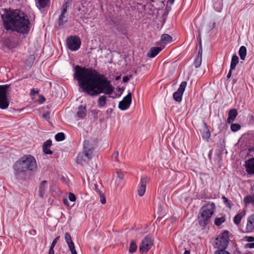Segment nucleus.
Here are the masks:
<instances>
[{"mask_svg": "<svg viewBox=\"0 0 254 254\" xmlns=\"http://www.w3.org/2000/svg\"><path fill=\"white\" fill-rule=\"evenodd\" d=\"M120 78V76H118L116 77V79L118 80Z\"/></svg>", "mask_w": 254, "mask_h": 254, "instance_id": "obj_59", "label": "nucleus"}, {"mask_svg": "<svg viewBox=\"0 0 254 254\" xmlns=\"http://www.w3.org/2000/svg\"><path fill=\"white\" fill-rule=\"evenodd\" d=\"M252 189L254 191V186L253 187Z\"/></svg>", "mask_w": 254, "mask_h": 254, "instance_id": "obj_60", "label": "nucleus"}, {"mask_svg": "<svg viewBox=\"0 0 254 254\" xmlns=\"http://www.w3.org/2000/svg\"><path fill=\"white\" fill-rule=\"evenodd\" d=\"M119 156V153L118 152H116L113 154V156L116 159L118 158Z\"/></svg>", "mask_w": 254, "mask_h": 254, "instance_id": "obj_52", "label": "nucleus"}, {"mask_svg": "<svg viewBox=\"0 0 254 254\" xmlns=\"http://www.w3.org/2000/svg\"><path fill=\"white\" fill-rule=\"evenodd\" d=\"M246 171L249 175H254V158L245 161Z\"/></svg>", "mask_w": 254, "mask_h": 254, "instance_id": "obj_12", "label": "nucleus"}, {"mask_svg": "<svg viewBox=\"0 0 254 254\" xmlns=\"http://www.w3.org/2000/svg\"><path fill=\"white\" fill-rule=\"evenodd\" d=\"M202 56V42L200 38H199L198 42V50L197 57H201Z\"/></svg>", "mask_w": 254, "mask_h": 254, "instance_id": "obj_35", "label": "nucleus"}, {"mask_svg": "<svg viewBox=\"0 0 254 254\" xmlns=\"http://www.w3.org/2000/svg\"><path fill=\"white\" fill-rule=\"evenodd\" d=\"M68 199L71 202H74L76 200V196L75 195L71 192H69L68 193Z\"/></svg>", "mask_w": 254, "mask_h": 254, "instance_id": "obj_41", "label": "nucleus"}, {"mask_svg": "<svg viewBox=\"0 0 254 254\" xmlns=\"http://www.w3.org/2000/svg\"><path fill=\"white\" fill-rule=\"evenodd\" d=\"M37 7L39 9L45 8L50 5V0H35Z\"/></svg>", "mask_w": 254, "mask_h": 254, "instance_id": "obj_19", "label": "nucleus"}, {"mask_svg": "<svg viewBox=\"0 0 254 254\" xmlns=\"http://www.w3.org/2000/svg\"><path fill=\"white\" fill-rule=\"evenodd\" d=\"M67 48L71 51H75L79 48V38L77 36H70L66 39Z\"/></svg>", "mask_w": 254, "mask_h": 254, "instance_id": "obj_8", "label": "nucleus"}, {"mask_svg": "<svg viewBox=\"0 0 254 254\" xmlns=\"http://www.w3.org/2000/svg\"><path fill=\"white\" fill-rule=\"evenodd\" d=\"M55 138L57 141H62L65 139V135L63 132H59L55 136Z\"/></svg>", "mask_w": 254, "mask_h": 254, "instance_id": "obj_33", "label": "nucleus"}, {"mask_svg": "<svg viewBox=\"0 0 254 254\" xmlns=\"http://www.w3.org/2000/svg\"><path fill=\"white\" fill-rule=\"evenodd\" d=\"M214 254H231L224 249H218L214 252Z\"/></svg>", "mask_w": 254, "mask_h": 254, "instance_id": "obj_38", "label": "nucleus"}, {"mask_svg": "<svg viewBox=\"0 0 254 254\" xmlns=\"http://www.w3.org/2000/svg\"><path fill=\"white\" fill-rule=\"evenodd\" d=\"M39 90H36L35 88H32L30 91V95H34L35 94H38L39 93Z\"/></svg>", "mask_w": 254, "mask_h": 254, "instance_id": "obj_45", "label": "nucleus"}, {"mask_svg": "<svg viewBox=\"0 0 254 254\" xmlns=\"http://www.w3.org/2000/svg\"><path fill=\"white\" fill-rule=\"evenodd\" d=\"M70 64L73 68L74 72L73 74L74 79L78 82V85L79 86V65H75L73 62L70 63Z\"/></svg>", "mask_w": 254, "mask_h": 254, "instance_id": "obj_16", "label": "nucleus"}, {"mask_svg": "<svg viewBox=\"0 0 254 254\" xmlns=\"http://www.w3.org/2000/svg\"><path fill=\"white\" fill-rule=\"evenodd\" d=\"M6 11L3 22L5 28L19 33L24 36L28 35L31 27L28 16L24 13H20L18 9Z\"/></svg>", "mask_w": 254, "mask_h": 254, "instance_id": "obj_2", "label": "nucleus"}, {"mask_svg": "<svg viewBox=\"0 0 254 254\" xmlns=\"http://www.w3.org/2000/svg\"><path fill=\"white\" fill-rule=\"evenodd\" d=\"M48 254H55L54 249H50Z\"/></svg>", "mask_w": 254, "mask_h": 254, "instance_id": "obj_51", "label": "nucleus"}, {"mask_svg": "<svg viewBox=\"0 0 254 254\" xmlns=\"http://www.w3.org/2000/svg\"><path fill=\"white\" fill-rule=\"evenodd\" d=\"M131 103V93L129 92L119 103V108L125 111L127 110L130 106Z\"/></svg>", "mask_w": 254, "mask_h": 254, "instance_id": "obj_10", "label": "nucleus"}, {"mask_svg": "<svg viewBox=\"0 0 254 254\" xmlns=\"http://www.w3.org/2000/svg\"><path fill=\"white\" fill-rule=\"evenodd\" d=\"M238 115L237 110L235 109H231L229 111L228 113V117L227 118L228 123H230L233 122L236 119Z\"/></svg>", "mask_w": 254, "mask_h": 254, "instance_id": "obj_20", "label": "nucleus"}, {"mask_svg": "<svg viewBox=\"0 0 254 254\" xmlns=\"http://www.w3.org/2000/svg\"><path fill=\"white\" fill-rule=\"evenodd\" d=\"M9 102L7 98H0V108L1 109H5L8 108Z\"/></svg>", "mask_w": 254, "mask_h": 254, "instance_id": "obj_28", "label": "nucleus"}, {"mask_svg": "<svg viewBox=\"0 0 254 254\" xmlns=\"http://www.w3.org/2000/svg\"><path fill=\"white\" fill-rule=\"evenodd\" d=\"M52 145V141L51 139H48L44 142L42 149L45 154L51 155L53 153V152L50 149Z\"/></svg>", "mask_w": 254, "mask_h": 254, "instance_id": "obj_15", "label": "nucleus"}, {"mask_svg": "<svg viewBox=\"0 0 254 254\" xmlns=\"http://www.w3.org/2000/svg\"><path fill=\"white\" fill-rule=\"evenodd\" d=\"M80 118L82 117V114H83L84 116H85V114L84 113L82 114V113H81V111H80Z\"/></svg>", "mask_w": 254, "mask_h": 254, "instance_id": "obj_56", "label": "nucleus"}, {"mask_svg": "<svg viewBox=\"0 0 254 254\" xmlns=\"http://www.w3.org/2000/svg\"><path fill=\"white\" fill-rule=\"evenodd\" d=\"M233 254H242L240 251L236 250L234 252Z\"/></svg>", "mask_w": 254, "mask_h": 254, "instance_id": "obj_53", "label": "nucleus"}, {"mask_svg": "<svg viewBox=\"0 0 254 254\" xmlns=\"http://www.w3.org/2000/svg\"><path fill=\"white\" fill-rule=\"evenodd\" d=\"M84 68L80 67V88L90 96H97L101 93L111 95L114 87L111 81L104 74L96 70H91L83 77L81 76Z\"/></svg>", "mask_w": 254, "mask_h": 254, "instance_id": "obj_1", "label": "nucleus"}, {"mask_svg": "<svg viewBox=\"0 0 254 254\" xmlns=\"http://www.w3.org/2000/svg\"><path fill=\"white\" fill-rule=\"evenodd\" d=\"M60 236H57L52 242L50 249H54L55 245L57 243L58 240L60 239Z\"/></svg>", "mask_w": 254, "mask_h": 254, "instance_id": "obj_39", "label": "nucleus"}, {"mask_svg": "<svg viewBox=\"0 0 254 254\" xmlns=\"http://www.w3.org/2000/svg\"><path fill=\"white\" fill-rule=\"evenodd\" d=\"M67 21V18L65 16L64 14H61L58 20V24L59 26L64 25Z\"/></svg>", "mask_w": 254, "mask_h": 254, "instance_id": "obj_30", "label": "nucleus"}, {"mask_svg": "<svg viewBox=\"0 0 254 254\" xmlns=\"http://www.w3.org/2000/svg\"><path fill=\"white\" fill-rule=\"evenodd\" d=\"M147 179L146 177H142L140 179L138 188V194L140 196H142L145 192Z\"/></svg>", "mask_w": 254, "mask_h": 254, "instance_id": "obj_13", "label": "nucleus"}, {"mask_svg": "<svg viewBox=\"0 0 254 254\" xmlns=\"http://www.w3.org/2000/svg\"><path fill=\"white\" fill-rule=\"evenodd\" d=\"M247 48L244 46L240 47L239 50V55L241 60H245L247 55Z\"/></svg>", "mask_w": 254, "mask_h": 254, "instance_id": "obj_24", "label": "nucleus"}, {"mask_svg": "<svg viewBox=\"0 0 254 254\" xmlns=\"http://www.w3.org/2000/svg\"><path fill=\"white\" fill-rule=\"evenodd\" d=\"M254 194L253 195H248L244 199V202L245 205H247L250 203H254Z\"/></svg>", "mask_w": 254, "mask_h": 254, "instance_id": "obj_31", "label": "nucleus"}, {"mask_svg": "<svg viewBox=\"0 0 254 254\" xmlns=\"http://www.w3.org/2000/svg\"><path fill=\"white\" fill-rule=\"evenodd\" d=\"M246 248L254 249V243H248L245 245Z\"/></svg>", "mask_w": 254, "mask_h": 254, "instance_id": "obj_46", "label": "nucleus"}, {"mask_svg": "<svg viewBox=\"0 0 254 254\" xmlns=\"http://www.w3.org/2000/svg\"><path fill=\"white\" fill-rule=\"evenodd\" d=\"M203 125L205 128L202 132V137L203 139L208 140L210 137V132L207 127L206 124L205 122L203 123Z\"/></svg>", "mask_w": 254, "mask_h": 254, "instance_id": "obj_26", "label": "nucleus"}, {"mask_svg": "<svg viewBox=\"0 0 254 254\" xmlns=\"http://www.w3.org/2000/svg\"><path fill=\"white\" fill-rule=\"evenodd\" d=\"M42 100H43L42 102H41V103H43V102H44L45 101V99L44 97H43L42 99Z\"/></svg>", "mask_w": 254, "mask_h": 254, "instance_id": "obj_58", "label": "nucleus"}, {"mask_svg": "<svg viewBox=\"0 0 254 254\" xmlns=\"http://www.w3.org/2000/svg\"><path fill=\"white\" fill-rule=\"evenodd\" d=\"M14 175L18 181H25L28 171L34 172L37 170V163L31 155H25L16 161L13 165Z\"/></svg>", "mask_w": 254, "mask_h": 254, "instance_id": "obj_3", "label": "nucleus"}, {"mask_svg": "<svg viewBox=\"0 0 254 254\" xmlns=\"http://www.w3.org/2000/svg\"><path fill=\"white\" fill-rule=\"evenodd\" d=\"M225 221V217H221L215 218L214 223L216 226L221 225Z\"/></svg>", "mask_w": 254, "mask_h": 254, "instance_id": "obj_34", "label": "nucleus"}, {"mask_svg": "<svg viewBox=\"0 0 254 254\" xmlns=\"http://www.w3.org/2000/svg\"><path fill=\"white\" fill-rule=\"evenodd\" d=\"M67 2H65V3H64L63 6H62V12H61V14H64L66 13L67 12Z\"/></svg>", "mask_w": 254, "mask_h": 254, "instance_id": "obj_40", "label": "nucleus"}, {"mask_svg": "<svg viewBox=\"0 0 254 254\" xmlns=\"http://www.w3.org/2000/svg\"><path fill=\"white\" fill-rule=\"evenodd\" d=\"M153 245V239L151 236L147 235L141 241L139 249L141 254L147 253Z\"/></svg>", "mask_w": 254, "mask_h": 254, "instance_id": "obj_7", "label": "nucleus"}, {"mask_svg": "<svg viewBox=\"0 0 254 254\" xmlns=\"http://www.w3.org/2000/svg\"><path fill=\"white\" fill-rule=\"evenodd\" d=\"M187 85V82L186 81L182 82L177 91L173 93V98L176 102L180 103L182 101L183 95Z\"/></svg>", "mask_w": 254, "mask_h": 254, "instance_id": "obj_9", "label": "nucleus"}, {"mask_svg": "<svg viewBox=\"0 0 254 254\" xmlns=\"http://www.w3.org/2000/svg\"><path fill=\"white\" fill-rule=\"evenodd\" d=\"M161 47H152L147 53V57L153 58L156 57L162 50Z\"/></svg>", "mask_w": 254, "mask_h": 254, "instance_id": "obj_17", "label": "nucleus"}, {"mask_svg": "<svg viewBox=\"0 0 254 254\" xmlns=\"http://www.w3.org/2000/svg\"><path fill=\"white\" fill-rule=\"evenodd\" d=\"M107 101V97L105 95H102L100 96L97 101L98 106L99 108L103 107Z\"/></svg>", "mask_w": 254, "mask_h": 254, "instance_id": "obj_25", "label": "nucleus"}, {"mask_svg": "<svg viewBox=\"0 0 254 254\" xmlns=\"http://www.w3.org/2000/svg\"><path fill=\"white\" fill-rule=\"evenodd\" d=\"M9 87L10 85L8 84L0 86V98H7L6 92Z\"/></svg>", "mask_w": 254, "mask_h": 254, "instance_id": "obj_21", "label": "nucleus"}, {"mask_svg": "<svg viewBox=\"0 0 254 254\" xmlns=\"http://www.w3.org/2000/svg\"><path fill=\"white\" fill-rule=\"evenodd\" d=\"M254 229V214L250 216L247 220V224L246 227V230L247 233L253 232Z\"/></svg>", "mask_w": 254, "mask_h": 254, "instance_id": "obj_14", "label": "nucleus"}, {"mask_svg": "<svg viewBox=\"0 0 254 254\" xmlns=\"http://www.w3.org/2000/svg\"><path fill=\"white\" fill-rule=\"evenodd\" d=\"M184 254H190V251L189 250H186Z\"/></svg>", "mask_w": 254, "mask_h": 254, "instance_id": "obj_55", "label": "nucleus"}, {"mask_svg": "<svg viewBox=\"0 0 254 254\" xmlns=\"http://www.w3.org/2000/svg\"><path fill=\"white\" fill-rule=\"evenodd\" d=\"M245 214H246L245 211H242V212L239 213L238 214H237L234 217V219H233L234 223L235 224L238 225L240 223L242 218L245 215Z\"/></svg>", "mask_w": 254, "mask_h": 254, "instance_id": "obj_23", "label": "nucleus"}, {"mask_svg": "<svg viewBox=\"0 0 254 254\" xmlns=\"http://www.w3.org/2000/svg\"><path fill=\"white\" fill-rule=\"evenodd\" d=\"M63 203L67 207L69 206V203L68 202V199L66 198H64L63 199Z\"/></svg>", "mask_w": 254, "mask_h": 254, "instance_id": "obj_47", "label": "nucleus"}, {"mask_svg": "<svg viewBox=\"0 0 254 254\" xmlns=\"http://www.w3.org/2000/svg\"><path fill=\"white\" fill-rule=\"evenodd\" d=\"M230 128L232 131L236 132L241 128V126L239 124H232Z\"/></svg>", "mask_w": 254, "mask_h": 254, "instance_id": "obj_37", "label": "nucleus"}, {"mask_svg": "<svg viewBox=\"0 0 254 254\" xmlns=\"http://www.w3.org/2000/svg\"><path fill=\"white\" fill-rule=\"evenodd\" d=\"M168 1L170 4H173L174 3L175 0H168Z\"/></svg>", "mask_w": 254, "mask_h": 254, "instance_id": "obj_54", "label": "nucleus"}, {"mask_svg": "<svg viewBox=\"0 0 254 254\" xmlns=\"http://www.w3.org/2000/svg\"><path fill=\"white\" fill-rule=\"evenodd\" d=\"M76 116L78 117H79V111H78L77 113H76Z\"/></svg>", "mask_w": 254, "mask_h": 254, "instance_id": "obj_57", "label": "nucleus"}, {"mask_svg": "<svg viewBox=\"0 0 254 254\" xmlns=\"http://www.w3.org/2000/svg\"><path fill=\"white\" fill-rule=\"evenodd\" d=\"M94 190L96 192L97 194L99 196L100 198V202L102 204H104L106 203V200L104 193L101 190H99L98 187V185L95 184L94 185Z\"/></svg>", "mask_w": 254, "mask_h": 254, "instance_id": "obj_18", "label": "nucleus"}, {"mask_svg": "<svg viewBox=\"0 0 254 254\" xmlns=\"http://www.w3.org/2000/svg\"><path fill=\"white\" fill-rule=\"evenodd\" d=\"M43 117L47 121H49L50 118V112H47L43 115Z\"/></svg>", "mask_w": 254, "mask_h": 254, "instance_id": "obj_43", "label": "nucleus"}, {"mask_svg": "<svg viewBox=\"0 0 254 254\" xmlns=\"http://www.w3.org/2000/svg\"><path fill=\"white\" fill-rule=\"evenodd\" d=\"M215 208V204L212 202H208L201 207L200 215L198 218V222L200 226L204 227L208 224Z\"/></svg>", "mask_w": 254, "mask_h": 254, "instance_id": "obj_4", "label": "nucleus"}, {"mask_svg": "<svg viewBox=\"0 0 254 254\" xmlns=\"http://www.w3.org/2000/svg\"><path fill=\"white\" fill-rule=\"evenodd\" d=\"M233 70V69H231V68H230V70H229V71L228 72V74L227 75V78H229L231 77V76L232 75V70Z\"/></svg>", "mask_w": 254, "mask_h": 254, "instance_id": "obj_49", "label": "nucleus"}, {"mask_svg": "<svg viewBox=\"0 0 254 254\" xmlns=\"http://www.w3.org/2000/svg\"><path fill=\"white\" fill-rule=\"evenodd\" d=\"M64 239L67 244L68 248L71 252V254H77L75 249L74 244L73 243L71 237L68 232L64 234Z\"/></svg>", "mask_w": 254, "mask_h": 254, "instance_id": "obj_11", "label": "nucleus"}, {"mask_svg": "<svg viewBox=\"0 0 254 254\" xmlns=\"http://www.w3.org/2000/svg\"><path fill=\"white\" fill-rule=\"evenodd\" d=\"M47 183V181L46 180H44L42 181L39 185V195L40 197L42 198L44 196V195L45 193L46 189L45 187V185Z\"/></svg>", "mask_w": 254, "mask_h": 254, "instance_id": "obj_22", "label": "nucleus"}, {"mask_svg": "<svg viewBox=\"0 0 254 254\" xmlns=\"http://www.w3.org/2000/svg\"><path fill=\"white\" fill-rule=\"evenodd\" d=\"M229 232L223 231L219 237L216 238L214 243V247L218 249H226L229 244Z\"/></svg>", "mask_w": 254, "mask_h": 254, "instance_id": "obj_6", "label": "nucleus"}, {"mask_svg": "<svg viewBox=\"0 0 254 254\" xmlns=\"http://www.w3.org/2000/svg\"><path fill=\"white\" fill-rule=\"evenodd\" d=\"M129 80V77L127 76H124L123 81L125 83L127 82Z\"/></svg>", "mask_w": 254, "mask_h": 254, "instance_id": "obj_48", "label": "nucleus"}, {"mask_svg": "<svg viewBox=\"0 0 254 254\" xmlns=\"http://www.w3.org/2000/svg\"><path fill=\"white\" fill-rule=\"evenodd\" d=\"M117 173H118V177H119L120 179H123V177H124V175H123V174H122L121 173H119V172H117Z\"/></svg>", "mask_w": 254, "mask_h": 254, "instance_id": "obj_50", "label": "nucleus"}, {"mask_svg": "<svg viewBox=\"0 0 254 254\" xmlns=\"http://www.w3.org/2000/svg\"><path fill=\"white\" fill-rule=\"evenodd\" d=\"M245 240L248 242H254V237L245 236Z\"/></svg>", "mask_w": 254, "mask_h": 254, "instance_id": "obj_42", "label": "nucleus"}, {"mask_svg": "<svg viewBox=\"0 0 254 254\" xmlns=\"http://www.w3.org/2000/svg\"><path fill=\"white\" fill-rule=\"evenodd\" d=\"M97 142L93 140H85L83 143V153L84 156L90 160L93 157V154Z\"/></svg>", "mask_w": 254, "mask_h": 254, "instance_id": "obj_5", "label": "nucleus"}, {"mask_svg": "<svg viewBox=\"0 0 254 254\" xmlns=\"http://www.w3.org/2000/svg\"><path fill=\"white\" fill-rule=\"evenodd\" d=\"M222 199L223 200L224 203L231 207L230 201L225 197L222 196Z\"/></svg>", "mask_w": 254, "mask_h": 254, "instance_id": "obj_44", "label": "nucleus"}, {"mask_svg": "<svg viewBox=\"0 0 254 254\" xmlns=\"http://www.w3.org/2000/svg\"><path fill=\"white\" fill-rule=\"evenodd\" d=\"M161 40L164 43H169L172 41L173 38L172 36L169 34H163L161 36Z\"/></svg>", "mask_w": 254, "mask_h": 254, "instance_id": "obj_29", "label": "nucleus"}, {"mask_svg": "<svg viewBox=\"0 0 254 254\" xmlns=\"http://www.w3.org/2000/svg\"><path fill=\"white\" fill-rule=\"evenodd\" d=\"M201 61H202V58L196 56V57L195 59V61L194 62V65L195 68H198L200 66L201 64Z\"/></svg>", "mask_w": 254, "mask_h": 254, "instance_id": "obj_36", "label": "nucleus"}, {"mask_svg": "<svg viewBox=\"0 0 254 254\" xmlns=\"http://www.w3.org/2000/svg\"><path fill=\"white\" fill-rule=\"evenodd\" d=\"M136 249H137V245H136V243L133 241H131L130 242L129 249H128L129 252L131 254L133 253L136 251Z\"/></svg>", "mask_w": 254, "mask_h": 254, "instance_id": "obj_32", "label": "nucleus"}, {"mask_svg": "<svg viewBox=\"0 0 254 254\" xmlns=\"http://www.w3.org/2000/svg\"><path fill=\"white\" fill-rule=\"evenodd\" d=\"M239 62V58L236 55H233L231 62L230 64V68L231 69H234L238 64Z\"/></svg>", "mask_w": 254, "mask_h": 254, "instance_id": "obj_27", "label": "nucleus"}]
</instances>
